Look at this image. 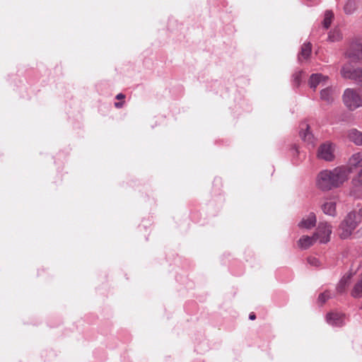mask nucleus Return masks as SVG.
I'll use <instances>...</instances> for the list:
<instances>
[{"label": "nucleus", "mask_w": 362, "mask_h": 362, "mask_svg": "<svg viewBox=\"0 0 362 362\" xmlns=\"http://www.w3.org/2000/svg\"><path fill=\"white\" fill-rule=\"evenodd\" d=\"M350 174L351 170L346 165L337 166L332 170H323L317 176L316 186L325 192L339 188L349 180Z\"/></svg>", "instance_id": "obj_1"}, {"label": "nucleus", "mask_w": 362, "mask_h": 362, "mask_svg": "<svg viewBox=\"0 0 362 362\" xmlns=\"http://www.w3.org/2000/svg\"><path fill=\"white\" fill-rule=\"evenodd\" d=\"M361 216L355 211H350L346 215L339 226L341 238L346 239L351 236L361 222Z\"/></svg>", "instance_id": "obj_2"}, {"label": "nucleus", "mask_w": 362, "mask_h": 362, "mask_svg": "<svg viewBox=\"0 0 362 362\" xmlns=\"http://www.w3.org/2000/svg\"><path fill=\"white\" fill-rule=\"evenodd\" d=\"M342 100L348 110L354 111L362 107V92L354 88H346L342 95Z\"/></svg>", "instance_id": "obj_3"}, {"label": "nucleus", "mask_w": 362, "mask_h": 362, "mask_svg": "<svg viewBox=\"0 0 362 362\" xmlns=\"http://www.w3.org/2000/svg\"><path fill=\"white\" fill-rule=\"evenodd\" d=\"M336 150L337 146L334 144L326 141L319 146L317 158L326 162H332L335 159Z\"/></svg>", "instance_id": "obj_4"}, {"label": "nucleus", "mask_w": 362, "mask_h": 362, "mask_svg": "<svg viewBox=\"0 0 362 362\" xmlns=\"http://www.w3.org/2000/svg\"><path fill=\"white\" fill-rule=\"evenodd\" d=\"M341 75L343 78L353 80L362 86V69H353L350 64H346L341 69Z\"/></svg>", "instance_id": "obj_5"}, {"label": "nucleus", "mask_w": 362, "mask_h": 362, "mask_svg": "<svg viewBox=\"0 0 362 362\" xmlns=\"http://www.w3.org/2000/svg\"><path fill=\"white\" fill-rule=\"evenodd\" d=\"M345 55L353 62L362 59V42L361 40L356 39L351 41Z\"/></svg>", "instance_id": "obj_6"}, {"label": "nucleus", "mask_w": 362, "mask_h": 362, "mask_svg": "<svg viewBox=\"0 0 362 362\" xmlns=\"http://www.w3.org/2000/svg\"><path fill=\"white\" fill-rule=\"evenodd\" d=\"M331 233V225L327 222H320L314 235L320 243H327L330 240Z\"/></svg>", "instance_id": "obj_7"}, {"label": "nucleus", "mask_w": 362, "mask_h": 362, "mask_svg": "<svg viewBox=\"0 0 362 362\" xmlns=\"http://www.w3.org/2000/svg\"><path fill=\"white\" fill-rule=\"evenodd\" d=\"M300 136L308 145L314 146L315 137L312 132L310 131V127L306 122H303L300 124Z\"/></svg>", "instance_id": "obj_8"}, {"label": "nucleus", "mask_w": 362, "mask_h": 362, "mask_svg": "<svg viewBox=\"0 0 362 362\" xmlns=\"http://www.w3.org/2000/svg\"><path fill=\"white\" fill-rule=\"evenodd\" d=\"M327 322L334 327H341L345 324V315L339 313H329L326 316Z\"/></svg>", "instance_id": "obj_9"}, {"label": "nucleus", "mask_w": 362, "mask_h": 362, "mask_svg": "<svg viewBox=\"0 0 362 362\" xmlns=\"http://www.w3.org/2000/svg\"><path fill=\"white\" fill-rule=\"evenodd\" d=\"M317 218L314 212H310L308 215L304 216L302 220L298 223V226L300 228L311 229L315 225Z\"/></svg>", "instance_id": "obj_10"}, {"label": "nucleus", "mask_w": 362, "mask_h": 362, "mask_svg": "<svg viewBox=\"0 0 362 362\" xmlns=\"http://www.w3.org/2000/svg\"><path fill=\"white\" fill-rule=\"evenodd\" d=\"M328 78L321 74H313L309 79L308 83L310 88L314 90L318 86H323L327 84Z\"/></svg>", "instance_id": "obj_11"}, {"label": "nucleus", "mask_w": 362, "mask_h": 362, "mask_svg": "<svg viewBox=\"0 0 362 362\" xmlns=\"http://www.w3.org/2000/svg\"><path fill=\"white\" fill-rule=\"evenodd\" d=\"M348 168L351 171L353 168H362V151L354 153L349 159Z\"/></svg>", "instance_id": "obj_12"}, {"label": "nucleus", "mask_w": 362, "mask_h": 362, "mask_svg": "<svg viewBox=\"0 0 362 362\" xmlns=\"http://www.w3.org/2000/svg\"><path fill=\"white\" fill-rule=\"evenodd\" d=\"M335 90L332 87H327L320 91V99L327 104H331L334 100Z\"/></svg>", "instance_id": "obj_13"}, {"label": "nucleus", "mask_w": 362, "mask_h": 362, "mask_svg": "<svg viewBox=\"0 0 362 362\" xmlns=\"http://www.w3.org/2000/svg\"><path fill=\"white\" fill-rule=\"evenodd\" d=\"M317 241L315 235L313 236L303 235L298 241V247L302 250H306Z\"/></svg>", "instance_id": "obj_14"}, {"label": "nucleus", "mask_w": 362, "mask_h": 362, "mask_svg": "<svg viewBox=\"0 0 362 362\" xmlns=\"http://www.w3.org/2000/svg\"><path fill=\"white\" fill-rule=\"evenodd\" d=\"M348 139L356 146H362V132L351 129L347 132Z\"/></svg>", "instance_id": "obj_15"}, {"label": "nucleus", "mask_w": 362, "mask_h": 362, "mask_svg": "<svg viewBox=\"0 0 362 362\" xmlns=\"http://www.w3.org/2000/svg\"><path fill=\"white\" fill-rule=\"evenodd\" d=\"M322 210L326 215L334 217L337 215L336 202L329 201L322 205Z\"/></svg>", "instance_id": "obj_16"}, {"label": "nucleus", "mask_w": 362, "mask_h": 362, "mask_svg": "<svg viewBox=\"0 0 362 362\" xmlns=\"http://www.w3.org/2000/svg\"><path fill=\"white\" fill-rule=\"evenodd\" d=\"M351 295L355 298H359L362 297V273L360 279L354 285Z\"/></svg>", "instance_id": "obj_17"}, {"label": "nucleus", "mask_w": 362, "mask_h": 362, "mask_svg": "<svg viewBox=\"0 0 362 362\" xmlns=\"http://www.w3.org/2000/svg\"><path fill=\"white\" fill-rule=\"evenodd\" d=\"M311 53V44L310 42L304 43L301 47L300 54L298 55V60L301 61L302 59H306L309 57Z\"/></svg>", "instance_id": "obj_18"}, {"label": "nucleus", "mask_w": 362, "mask_h": 362, "mask_svg": "<svg viewBox=\"0 0 362 362\" xmlns=\"http://www.w3.org/2000/svg\"><path fill=\"white\" fill-rule=\"evenodd\" d=\"M356 8L357 4L355 0H347L344 6V11L345 13L347 15H351L354 13Z\"/></svg>", "instance_id": "obj_19"}, {"label": "nucleus", "mask_w": 362, "mask_h": 362, "mask_svg": "<svg viewBox=\"0 0 362 362\" xmlns=\"http://www.w3.org/2000/svg\"><path fill=\"white\" fill-rule=\"evenodd\" d=\"M350 279H351L350 275L344 276L341 279V280L339 281V282L337 286V291L339 293H342L345 291L346 287L348 285Z\"/></svg>", "instance_id": "obj_20"}, {"label": "nucleus", "mask_w": 362, "mask_h": 362, "mask_svg": "<svg viewBox=\"0 0 362 362\" xmlns=\"http://www.w3.org/2000/svg\"><path fill=\"white\" fill-rule=\"evenodd\" d=\"M334 14L331 11H327L325 13V18L322 22V25L325 29H327L332 23Z\"/></svg>", "instance_id": "obj_21"}, {"label": "nucleus", "mask_w": 362, "mask_h": 362, "mask_svg": "<svg viewBox=\"0 0 362 362\" xmlns=\"http://www.w3.org/2000/svg\"><path fill=\"white\" fill-rule=\"evenodd\" d=\"M341 38V34L338 30L331 31L328 35V40L331 42H334Z\"/></svg>", "instance_id": "obj_22"}, {"label": "nucleus", "mask_w": 362, "mask_h": 362, "mask_svg": "<svg viewBox=\"0 0 362 362\" xmlns=\"http://www.w3.org/2000/svg\"><path fill=\"white\" fill-rule=\"evenodd\" d=\"M303 72L301 71H296L292 76L293 85L295 86H299L301 81V76Z\"/></svg>", "instance_id": "obj_23"}, {"label": "nucleus", "mask_w": 362, "mask_h": 362, "mask_svg": "<svg viewBox=\"0 0 362 362\" xmlns=\"http://www.w3.org/2000/svg\"><path fill=\"white\" fill-rule=\"evenodd\" d=\"M331 298V294L329 291L322 293L318 296V302L320 303H325L329 298Z\"/></svg>", "instance_id": "obj_24"}, {"label": "nucleus", "mask_w": 362, "mask_h": 362, "mask_svg": "<svg viewBox=\"0 0 362 362\" xmlns=\"http://www.w3.org/2000/svg\"><path fill=\"white\" fill-rule=\"evenodd\" d=\"M308 262L313 266V267H319L320 266V261L318 260V259H317L316 257H309L308 259Z\"/></svg>", "instance_id": "obj_25"}, {"label": "nucleus", "mask_w": 362, "mask_h": 362, "mask_svg": "<svg viewBox=\"0 0 362 362\" xmlns=\"http://www.w3.org/2000/svg\"><path fill=\"white\" fill-rule=\"evenodd\" d=\"M123 105H124V102H117V103H115V106L117 107V108H121L123 107Z\"/></svg>", "instance_id": "obj_26"}, {"label": "nucleus", "mask_w": 362, "mask_h": 362, "mask_svg": "<svg viewBox=\"0 0 362 362\" xmlns=\"http://www.w3.org/2000/svg\"><path fill=\"white\" fill-rule=\"evenodd\" d=\"M125 98V95L122 93H119L116 95V99L117 100H122Z\"/></svg>", "instance_id": "obj_27"}, {"label": "nucleus", "mask_w": 362, "mask_h": 362, "mask_svg": "<svg viewBox=\"0 0 362 362\" xmlns=\"http://www.w3.org/2000/svg\"><path fill=\"white\" fill-rule=\"evenodd\" d=\"M256 318V316L254 313H250L249 315V319L251 320H254Z\"/></svg>", "instance_id": "obj_28"}, {"label": "nucleus", "mask_w": 362, "mask_h": 362, "mask_svg": "<svg viewBox=\"0 0 362 362\" xmlns=\"http://www.w3.org/2000/svg\"><path fill=\"white\" fill-rule=\"evenodd\" d=\"M358 176L360 181L362 182V169L358 172Z\"/></svg>", "instance_id": "obj_29"}, {"label": "nucleus", "mask_w": 362, "mask_h": 362, "mask_svg": "<svg viewBox=\"0 0 362 362\" xmlns=\"http://www.w3.org/2000/svg\"><path fill=\"white\" fill-rule=\"evenodd\" d=\"M308 2H310V4H317V0H307Z\"/></svg>", "instance_id": "obj_30"}, {"label": "nucleus", "mask_w": 362, "mask_h": 362, "mask_svg": "<svg viewBox=\"0 0 362 362\" xmlns=\"http://www.w3.org/2000/svg\"><path fill=\"white\" fill-rule=\"evenodd\" d=\"M359 214L362 216V207L359 209Z\"/></svg>", "instance_id": "obj_31"}, {"label": "nucleus", "mask_w": 362, "mask_h": 362, "mask_svg": "<svg viewBox=\"0 0 362 362\" xmlns=\"http://www.w3.org/2000/svg\"><path fill=\"white\" fill-rule=\"evenodd\" d=\"M358 233H360L362 235V227L358 230Z\"/></svg>", "instance_id": "obj_32"}, {"label": "nucleus", "mask_w": 362, "mask_h": 362, "mask_svg": "<svg viewBox=\"0 0 362 362\" xmlns=\"http://www.w3.org/2000/svg\"><path fill=\"white\" fill-rule=\"evenodd\" d=\"M361 309H362V305H361Z\"/></svg>", "instance_id": "obj_33"}]
</instances>
